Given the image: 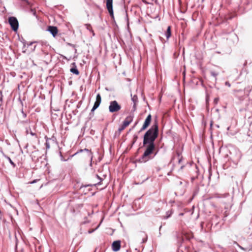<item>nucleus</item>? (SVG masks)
I'll return each mask as SVG.
<instances>
[{"mask_svg": "<svg viewBox=\"0 0 252 252\" xmlns=\"http://www.w3.org/2000/svg\"><path fill=\"white\" fill-rule=\"evenodd\" d=\"M133 120V117L131 116H127L123 123V128H126L127 126L130 123L132 122Z\"/></svg>", "mask_w": 252, "mask_h": 252, "instance_id": "7", "label": "nucleus"}, {"mask_svg": "<svg viewBox=\"0 0 252 252\" xmlns=\"http://www.w3.org/2000/svg\"><path fill=\"white\" fill-rule=\"evenodd\" d=\"M121 108L120 105L119 104L116 100L111 101L110 102L109 106V111L111 113L118 112Z\"/></svg>", "mask_w": 252, "mask_h": 252, "instance_id": "2", "label": "nucleus"}, {"mask_svg": "<svg viewBox=\"0 0 252 252\" xmlns=\"http://www.w3.org/2000/svg\"><path fill=\"white\" fill-rule=\"evenodd\" d=\"M152 117L150 114H149L147 117L146 118L144 125L142 126V127L141 128L140 131H142L144 129H145L150 125Z\"/></svg>", "mask_w": 252, "mask_h": 252, "instance_id": "6", "label": "nucleus"}, {"mask_svg": "<svg viewBox=\"0 0 252 252\" xmlns=\"http://www.w3.org/2000/svg\"><path fill=\"white\" fill-rule=\"evenodd\" d=\"M8 22L12 29L15 32L17 31L19 26L17 19L14 17H10L8 19Z\"/></svg>", "mask_w": 252, "mask_h": 252, "instance_id": "3", "label": "nucleus"}, {"mask_svg": "<svg viewBox=\"0 0 252 252\" xmlns=\"http://www.w3.org/2000/svg\"><path fill=\"white\" fill-rule=\"evenodd\" d=\"M158 126L156 123L145 133L143 146H146V150L142 156L139 159L140 162L145 163L152 159L156 155L157 153L154 156L152 155L155 150L156 147L154 141L158 136Z\"/></svg>", "mask_w": 252, "mask_h": 252, "instance_id": "1", "label": "nucleus"}, {"mask_svg": "<svg viewBox=\"0 0 252 252\" xmlns=\"http://www.w3.org/2000/svg\"><path fill=\"white\" fill-rule=\"evenodd\" d=\"M48 31L55 37L58 32V29L57 27L54 26H49Z\"/></svg>", "mask_w": 252, "mask_h": 252, "instance_id": "9", "label": "nucleus"}, {"mask_svg": "<svg viewBox=\"0 0 252 252\" xmlns=\"http://www.w3.org/2000/svg\"><path fill=\"white\" fill-rule=\"evenodd\" d=\"M172 213L173 211L172 210L167 211L166 213V216L164 217V218L165 219L169 218L171 216Z\"/></svg>", "mask_w": 252, "mask_h": 252, "instance_id": "13", "label": "nucleus"}, {"mask_svg": "<svg viewBox=\"0 0 252 252\" xmlns=\"http://www.w3.org/2000/svg\"><path fill=\"white\" fill-rule=\"evenodd\" d=\"M218 101H219V98H218V97L215 98L214 99V102H215L216 104H217V103H218Z\"/></svg>", "mask_w": 252, "mask_h": 252, "instance_id": "18", "label": "nucleus"}, {"mask_svg": "<svg viewBox=\"0 0 252 252\" xmlns=\"http://www.w3.org/2000/svg\"><path fill=\"white\" fill-rule=\"evenodd\" d=\"M165 36L167 39H169L171 36V28L170 26L167 28V31L165 32Z\"/></svg>", "mask_w": 252, "mask_h": 252, "instance_id": "11", "label": "nucleus"}, {"mask_svg": "<svg viewBox=\"0 0 252 252\" xmlns=\"http://www.w3.org/2000/svg\"><path fill=\"white\" fill-rule=\"evenodd\" d=\"M84 151L86 152L88 157L90 158L91 161H92L93 159V154L91 151L88 149H84L80 150V152H83Z\"/></svg>", "mask_w": 252, "mask_h": 252, "instance_id": "10", "label": "nucleus"}, {"mask_svg": "<svg viewBox=\"0 0 252 252\" xmlns=\"http://www.w3.org/2000/svg\"><path fill=\"white\" fill-rule=\"evenodd\" d=\"M211 74L214 77H216L217 75V74L214 72H212Z\"/></svg>", "mask_w": 252, "mask_h": 252, "instance_id": "21", "label": "nucleus"}, {"mask_svg": "<svg viewBox=\"0 0 252 252\" xmlns=\"http://www.w3.org/2000/svg\"><path fill=\"white\" fill-rule=\"evenodd\" d=\"M63 59H66V58L65 56H63Z\"/></svg>", "mask_w": 252, "mask_h": 252, "instance_id": "26", "label": "nucleus"}, {"mask_svg": "<svg viewBox=\"0 0 252 252\" xmlns=\"http://www.w3.org/2000/svg\"><path fill=\"white\" fill-rule=\"evenodd\" d=\"M113 0H106L107 9L111 16H113Z\"/></svg>", "mask_w": 252, "mask_h": 252, "instance_id": "5", "label": "nucleus"}, {"mask_svg": "<svg viewBox=\"0 0 252 252\" xmlns=\"http://www.w3.org/2000/svg\"><path fill=\"white\" fill-rule=\"evenodd\" d=\"M70 72L73 74H75L76 75H78L79 74V72L78 70L77 69L76 66H75V67H72L70 68Z\"/></svg>", "mask_w": 252, "mask_h": 252, "instance_id": "12", "label": "nucleus"}, {"mask_svg": "<svg viewBox=\"0 0 252 252\" xmlns=\"http://www.w3.org/2000/svg\"><path fill=\"white\" fill-rule=\"evenodd\" d=\"M225 85L228 87H230V84L228 82H225Z\"/></svg>", "mask_w": 252, "mask_h": 252, "instance_id": "22", "label": "nucleus"}, {"mask_svg": "<svg viewBox=\"0 0 252 252\" xmlns=\"http://www.w3.org/2000/svg\"><path fill=\"white\" fill-rule=\"evenodd\" d=\"M1 105V103H0V106Z\"/></svg>", "mask_w": 252, "mask_h": 252, "instance_id": "27", "label": "nucleus"}, {"mask_svg": "<svg viewBox=\"0 0 252 252\" xmlns=\"http://www.w3.org/2000/svg\"><path fill=\"white\" fill-rule=\"evenodd\" d=\"M135 97H136V95H134L133 96V97L132 98V100L134 101V99H135Z\"/></svg>", "mask_w": 252, "mask_h": 252, "instance_id": "24", "label": "nucleus"}, {"mask_svg": "<svg viewBox=\"0 0 252 252\" xmlns=\"http://www.w3.org/2000/svg\"><path fill=\"white\" fill-rule=\"evenodd\" d=\"M101 96L99 94H98L96 95L95 101L94 106L92 108V110H91L92 112L94 111L96 109H97L99 107V106L101 103Z\"/></svg>", "mask_w": 252, "mask_h": 252, "instance_id": "4", "label": "nucleus"}, {"mask_svg": "<svg viewBox=\"0 0 252 252\" xmlns=\"http://www.w3.org/2000/svg\"><path fill=\"white\" fill-rule=\"evenodd\" d=\"M96 177H97V178L98 179H99V180H100V182H99V183H100V182L102 181V179H101V178H100V177H99L97 175H96Z\"/></svg>", "mask_w": 252, "mask_h": 252, "instance_id": "23", "label": "nucleus"}, {"mask_svg": "<svg viewBox=\"0 0 252 252\" xmlns=\"http://www.w3.org/2000/svg\"><path fill=\"white\" fill-rule=\"evenodd\" d=\"M46 147L47 149H49L50 148V145H49V144L48 142L46 143Z\"/></svg>", "mask_w": 252, "mask_h": 252, "instance_id": "19", "label": "nucleus"}, {"mask_svg": "<svg viewBox=\"0 0 252 252\" xmlns=\"http://www.w3.org/2000/svg\"><path fill=\"white\" fill-rule=\"evenodd\" d=\"M120 247L121 245L120 241H116L112 243V248L113 251H118L120 250Z\"/></svg>", "mask_w": 252, "mask_h": 252, "instance_id": "8", "label": "nucleus"}, {"mask_svg": "<svg viewBox=\"0 0 252 252\" xmlns=\"http://www.w3.org/2000/svg\"><path fill=\"white\" fill-rule=\"evenodd\" d=\"M100 224H99L97 227L95 229H92V230H89L88 231L89 233H93L95 229H96L99 226Z\"/></svg>", "mask_w": 252, "mask_h": 252, "instance_id": "17", "label": "nucleus"}, {"mask_svg": "<svg viewBox=\"0 0 252 252\" xmlns=\"http://www.w3.org/2000/svg\"><path fill=\"white\" fill-rule=\"evenodd\" d=\"M0 102L2 101V92L0 91Z\"/></svg>", "mask_w": 252, "mask_h": 252, "instance_id": "20", "label": "nucleus"}, {"mask_svg": "<svg viewBox=\"0 0 252 252\" xmlns=\"http://www.w3.org/2000/svg\"><path fill=\"white\" fill-rule=\"evenodd\" d=\"M29 133H30V134L31 135H32V136H35V135H36V134H35V133L33 132L31 130V128H29V129L27 128V129H26V134H29Z\"/></svg>", "mask_w": 252, "mask_h": 252, "instance_id": "14", "label": "nucleus"}, {"mask_svg": "<svg viewBox=\"0 0 252 252\" xmlns=\"http://www.w3.org/2000/svg\"><path fill=\"white\" fill-rule=\"evenodd\" d=\"M5 158H6V159H8V160L9 161V162H10V164L12 165V166L13 167H14L15 166V163H14L12 161V160L11 159V158H10L9 157H7V156H5Z\"/></svg>", "mask_w": 252, "mask_h": 252, "instance_id": "15", "label": "nucleus"}, {"mask_svg": "<svg viewBox=\"0 0 252 252\" xmlns=\"http://www.w3.org/2000/svg\"><path fill=\"white\" fill-rule=\"evenodd\" d=\"M125 128H123V125H122V126H121V128L120 129V130H123L124 129H125Z\"/></svg>", "mask_w": 252, "mask_h": 252, "instance_id": "25", "label": "nucleus"}, {"mask_svg": "<svg viewBox=\"0 0 252 252\" xmlns=\"http://www.w3.org/2000/svg\"><path fill=\"white\" fill-rule=\"evenodd\" d=\"M86 28H87V29L88 30H89L90 31L92 32L93 35L94 36V31L92 30L91 26L90 25H86Z\"/></svg>", "mask_w": 252, "mask_h": 252, "instance_id": "16", "label": "nucleus"}]
</instances>
